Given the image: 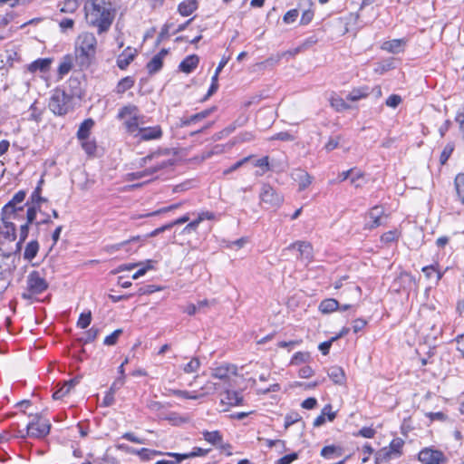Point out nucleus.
Listing matches in <instances>:
<instances>
[{"mask_svg": "<svg viewBox=\"0 0 464 464\" xmlns=\"http://www.w3.org/2000/svg\"><path fill=\"white\" fill-rule=\"evenodd\" d=\"M84 10L88 25L95 28L100 35L109 32L117 14L116 5L104 0H88Z\"/></svg>", "mask_w": 464, "mask_h": 464, "instance_id": "f257e3e1", "label": "nucleus"}, {"mask_svg": "<svg viewBox=\"0 0 464 464\" xmlns=\"http://www.w3.org/2000/svg\"><path fill=\"white\" fill-rule=\"evenodd\" d=\"M97 39L92 33H82L76 42V62L81 69L89 68L96 58Z\"/></svg>", "mask_w": 464, "mask_h": 464, "instance_id": "f03ea898", "label": "nucleus"}, {"mask_svg": "<svg viewBox=\"0 0 464 464\" xmlns=\"http://www.w3.org/2000/svg\"><path fill=\"white\" fill-rule=\"evenodd\" d=\"M72 99L67 95V91L55 89L49 100L48 107L50 111L57 116H64L71 110Z\"/></svg>", "mask_w": 464, "mask_h": 464, "instance_id": "7ed1b4c3", "label": "nucleus"}, {"mask_svg": "<svg viewBox=\"0 0 464 464\" xmlns=\"http://www.w3.org/2000/svg\"><path fill=\"white\" fill-rule=\"evenodd\" d=\"M33 420L27 424L26 434L29 437L41 439L50 433L51 424L48 420L41 422L39 414L32 415Z\"/></svg>", "mask_w": 464, "mask_h": 464, "instance_id": "20e7f679", "label": "nucleus"}, {"mask_svg": "<svg viewBox=\"0 0 464 464\" xmlns=\"http://www.w3.org/2000/svg\"><path fill=\"white\" fill-rule=\"evenodd\" d=\"M259 198L261 203L265 204L266 208H279L284 201L283 197L269 184L262 185Z\"/></svg>", "mask_w": 464, "mask_h": 464, "instance_id": "39448f33", "label": "nucleus"}, {"mask_svg": "<svg viewBox=\"0 0 464 464\" xmlns=\"http://www.w3.org/2000/svg\"><path fill=\"white\" fill-rule=\"evenodd\" d=\"M418 459L422 464H445L448 462V458L441 450L432 448L422 449L419 452Z\"/></svg>", "mask_w": 464, "mask_h": 464, "instance_id": "423d86ee", "label": "nucleus"}, {"mask_svg": "<svg viewBox=\"0 0 464 464\" xmlns=\"http://www.w3.org/2000/svg\"><path fill=\"white\" fill-rule=\"evenodd\" d=\"M27 291L40 295L47 290L49 284L37 270H33L27 276Z\"/></svg>", "mask_w": 464, "mask_h": 464, "instance_id": "0eeeda50", "label": "nucleus"}, {"mask_svg": "<svg viewBox=\"0 0 464 464\" xmlns=\"http://www.w3.org/2000/svg\"><path fill=\"white\" fill-rule=\"evenodd\" d=\"M173 164H174V162L171 160H162L160 162H158L157 164H155L152 167L145 169L144 170L130 173L128 175L129 179L130 180L140 179L144 177L153 175L163 169L172 166Z\"/></svg>", "mask_w": 464, "mask_h": 464, "instance_id": "6e6552de", "label": "nucleus"}, {"mask_svg": "<svg viewBox=\"0 0 464 464\" xmlns=\"http://www.w3.org/2000/svg\"><path fill=\"white\" fill-rule=\"evenodd\" d=\"M68 92L67 95L72 100V98L82 99L84 95V90L82 88V82L79 76L72 75L67 82Z\"/></svg>", "mask_w": 464, "mask_h": 464, "instance_id": "1a4fd4ad", "label": "nucleus"}, {"mask_svg": "<svg viewBox=\"0 0 464 464\" xmlns=\"http://www.w3.org/2000/svg\"><path fill=\"white\" fill-rule=\"evenodd\" d=\"M297 248L299 252V257L302 261L308 264L313 257V247L311 244L304 241H296L288 246V249Z\"/></svg>", "mask_w": 464, "mask_h": 464, "instance_id": "9d476101", "label": "nucleus"}, {"mask_svg": "<svg viewBox=\"0 0 464 464\" xmlns=\"http://www.w3.org/2000/svg\"><path fill=\"white\" fill-rule=\"evenodd\" d=\"M137 56V50L131 47H127L123 52L119 54L117 57V66L121 70H125L130 65V63L134 60Z\"/></svg>", "mask_w": 464, "mask_h": 464, "instance_id": "9b49d317", "label": "nucleus"}, {"mask_svg": "<svg viewBox=\"0 0 464 464\" xmlns=\"http://www.w3.org/2000/svg\"><path fill=\"white\" fill-rule=\"evenodd\" d=\"M139 136L141 140H158L162 137V130L160 125L143 127L139 129Z\"/></svg>", "mask_w": 464, "mask_h": 464, "instance_id": "f8f14e48", "label": "nucleus"}, {"mask_svg": "<svg viewBox=\"0 0 464 464\" xmlns=\"http://www.w3.org/2000/svg\"><path fill=\"white\" fill-rule=\"evenodd\" d=\"M30 201L21 205H14V208L6 209V206H4L1 210V219H18L20 214L24 212V207L29 206Z\"/></svg>", "mask_w": 464, "mask_h": 464, "instance_id": "ddd939ff", "label": "nucleus"}, {"mask_svg": "<svg viewBox=\"0 0 464 464\" xmlns=\"http://www.w3.org/2000/svg\"><path fill=\"white\" fill-rule=\"evenodd\" d=\"M292 178L298 184L299 190L305 189L312 183V177L302 169H295L292 172Z\"/></svg>", "mask_w": 464, "mask_h": 464, "instance_id": "4468645a", "label": "nucleus"}, {"mask_svg": "<svg viewBox=\"0 0 464 464\" xmlns=\"http://www.w3.org/2000/svg\"><path fill=\"white\" fill-rule=\"evenodd\" d=\"M188 220H189V216L188 214H186V215L180 217L179 218H178V219H176V220H174L172 222H169V223H168L166 225H163V226L154 229L150 233L145 235V238L157 237L160 233H162V232H164L166 230L171 229L174 226L184 224V223L188 222Z\"/></svg>", "mask_w": 464, "mask_h": 464, "instance_id": "2eb2a0df", "label": "nucleus"}, {"mask_svg": "<svg viewBox=\"0 0 464 464\" xmlns=\"http://www.w3.org/2000/svg\"><path fill=\"white\" fill-rule=\"evenodd\" d=\"M327 375L329 379L334 383L338 385H343L345 383L346 377L344 371L342 367L334 365L326 370Z\"/></svg>", "mask_w": 464, "mask_h": 464, "instance_id": "dca6fc26", "label": "nucleus"}, {"mask_svg": "<svg viewBox=\"0 0 464 464\" xmlns=\"http://www.w3.org/2000/svg\"><path fill=\"white\" fill-rule=\"evenodd\" d=\"M53 58H40L28 65V71L30 72H35L37 71L41 72H47L50 70Z\"/></svg>", "mask_w": 464, "mask_h": 464, "instance_id": "f3484780", "label": "nucleus"}, {"mask_svg": "<svg viewBox=\"0 0 464 464\" xmlns=\"http://www.w3.org/2000/svg\"><path fill=\"white\" fill-rule=\"evenodd\" d=\"M225 394L226 397L221 400V403L227 404L228 406H238L243 404L244 398L238 392L226 389Z\"/></svg>", "mask_w": 464, "mask_h": 464, "instance_id": "a211bd4d", "label": "nucleus"}, {"mask_svg": "<svg viewBox=\"0 0 464 464\" xmlns=\"http://www.w3.org/2000/svg\"><path fill=\"white\" fill-rule=\"evenodd\" d=\"M395 61L396 59L393 57H389L387 59H383L375 63V67L373 69L374 72L380 75L384 74L385 72L395 69Z\"/></svg>", "mask_w": 464, "mask_h": 464, "instance_id": "6ab92c4d", "label": "nucleus"}, {"mask_svg": "<svg viewBox=\"0 0 464 464\" xmlns=\"http://www.w3.org/2000/svg\"><path fill=\"white\" fill-rule=\"evenodd\" d=\"M147 239L148 238H145V236H143V237H141V236H135V237H132L131 238H130L128 240H125V241H122L121 243L106 246H105V251L110 253V254H113V253L122 249L125 246H129V245H130L133 242L146 241Z\"/></svg>", "mask_w": 464, "mask_h": 464, "instance_id": "aec40b11", "label": "nucleus"}, {"mask_svg": "<svg viewBox=\"0 0 464 464\" xmlns=\"http://www.w3.org/2000/svg\"><path fill=\"white\" fill-rule=\"evenodd\" d=\"M199 63V58L196 54L187 56L179 65V69L186 73H190Z\"/></svg>", "mask_w": 464, "mask_h": 464, "instance_id": "412c9836", "label": "nucleus"}, {"mask_svg": "<svg viewBox=\"0 0 464 464\" xmlns=\"http://www.w3.org/2000/svg\"><path fill=\"white\" fill-rule=\"evenodd\" d=\"M95 122L92 118L84 120L79 126L76 133V137L79 140H87L91 134V130L94 126Z\"/></svg>", "mask_w": 464, "mask_h": 464, "instance_id": "4be33fe9", "label": "nucleus"}, {"mask_svg": "<svg viewBox=\"0 0 464 464\" xmlns=\"http://www.w3.org/2000/svg\"><path fill=\"white\" fill-rule=\"evenodd\" d=\"M78 383H79V380L77 378L71 379V380L65 382L63 383V387H61L60 389H58L57 391H55L53 392V398L54 400H60V399L63 398Z\"/></svg>", "mask_w": 464, "mask_h": 464, "instance_id": "5701e85b", "label": "nucleus"}, {"mask_svg": "<svg viewBox=\"0 0 464 464\" xmlns=\"http://www.w3.org/2000/svg\"><path fill=\"white\" fill-rule=\"evenodd\" d=\"M370 95V87L361 86L353 88L346 96V100L351 102H357L361 99L366 98Z\"/></svg>", "mask_w": 464, "mask_h": 464, "instance_id": "b1692460", "label": "nucleus"}, {"mask_svg": "<svg viewBox=\"0 0 464 464\" xmlns=\"http://www.w3.org/2000/svg\"><path fill=\"white\" fill-rule=\"evenodd\" d=\"M456 198L464 205V173H458L454 179Z\"/></svg>", "mask_w": 464, "mask_h": 464, "instance_id": "393cba45", "label": "nucleus"}, {"mask_svg": "<svg viewBox=\"0 0 464 464\" xmlns=\"http://www.w3.org/2000/svg\"><path fill=\"white\" fill-rule=\"evenodd\" d=\"M384 214L383 208L381 206H375L371 208L369 212V217L372 220V224L369 226V228L372 229L378 227L382 225V217Z\"/></svg>", "mask_w": 464, "mask_h": 464, "instance_id": "a878e982", "label": "nucleus"}, {"mask_svg": "<svg viewBox=\"0 0 464 464\" xmlns=\"http://www.w3.org/2000/svg\"><path fill=\"white\" fill-rule=\"evenodd\" d=\"M198 8L197 0H186L178 6V11L182 16H188Z\"/></svg>", "mask_w": 464, "mask_h": 464, "instance_id": "bb28decb", "label": "nucleus"}, {"mask_svg": "<svg viewBox=\"0 0 464 464\" xmlns=\"http://www.w3.org/2000/svg\"><path fill=\"white\" fill-rule=\"evenodd\" d=\"M343 453V448L335 445L324 446L321 450V456L326 459L341 457Z\"/></svg>", "mask_w": 464, "mask_h": 464, "instance_id": "cd10ccee", "label": "nucleus"}, {"mask_svg": "<svg viewBox=\"0 0 464 464\" xmlns=\"http://www.w3.org/2000/svg\"><path fill=\"white\" fill-rule=\"evenodd\" d=\"M340 307L339 302L334 298H326L321 301V313L322 314H330Z\"/></svg>", "mask_w": 464, "mask_h": 464, "instance_id": "c85d7f7f", "label": "nucleus"}, {"mask_svg": "<svg viewBox=\"0 0 464 464\" xmlns=\"http://www.w3.org/2000/svg\"><path fill=\"white\" fill-rule=\"evenodd\" d=\"M405 44L403 39H393L391 41H386L382 44V49L385 50L389 53H399L401 47Z\"/></svg>", "mask_w": 464, "mask_h": 464, "instance_id": "c756f323", "label": "nucleus"}, {"mask_svg": "<svg viewBox=\"0 0 464 464\" xmlns=\"http://www.w3.org/2000/svg\"><path fill=\"white\" fill-rule=\"evenodd\" d=\"M5 231L3 232V236L5 238L9 239L10 241H14L16 239V227L15 225L10 221V219H1Z\"/></svg>", "mask_w": 464, "mask_h": 464, "instance_id": "7c9ffc66", "label": "nucleus"}, {"mask_svg": "<svg viewBox=\"0 0 464 464\" xmlns=\"http://www.w3.org/2000/svg\"><path fill=\"white\" fill-rule=\"evenodd\" d=\"M38 251H39V243H38V241L37 240H32L25 246V249H24V258L25 260L31 261V260H33L36 256Z\"/></svg>", "mask_w": 464, "mask_h": 464, "instance_id": "2f4dec72", "label": "nucleus"}, {"mask_svg": "<svg viewBox=\"0 0 464 464\" xmlns=\"http://www.w3.org/2000/svg\"><path fill=\"white\" fill-rule=\"evenodd\" d=\"M135 80L131 76H126L119 81L115 92L119 94L124 93L126 91L130 90L134 86Z\"/></svg>", "mask_w": 464, "mask_h": 464, "instance_id": "473e14b6", "label": "nucleus"}, {"mask_svg": "<svg viewBox=\"0 0 464 464\" xmlns=\"http://www.w3.org/2000/svg\"><path fill=\"white\" fill-rule=\"evenodd\" d=\"M204 439L214 446H218L222 443L223 438L218 430L208 431L204 430L202 432Z\"/></svg>", "mask_w": 464, "mask_h": 464, "instance_id": "72a5a7b5", "label": "nucleus"}, {"mask_svg": "<svg viewBox=\"0 0 464 464\" xmlns=\"http://www.w3.org/2000/svg\"><path fill=\"white\" fill-rule=\"evenodd\" d=\"M81 0H65L62 4H59L60 12L64 14H72L80 6Z\"/></svg>", "mask_w": 464, "mask_h": 464, "instance_id": "f704fd0d", "label": "nucleus"}, {"mask_svg": "<svg viewBox=\"0 0 464 464\" xmlns=\"http://www.w3.org/2000/svg\"><path fill=\"white\" fill-rule=\"evenodd\" d=\"M44 182V179H40L36 188H34V190L33 191V193L30 196V198H29L30 203L40 205L42 202L47 201V198L41 196L42 186H43Z\"/></svg>", "mask_w": 464, "mask_h": 464, "instance_id": "c9c22d12", "label": "nucleus"}, {"mask_svg": "<svg viewBox=\"0 0 464 464\" xmlns=\"http://www.w3.org/2000/svg\"><path fill=\"white\" fill-rule=\"evenodd\" d=\"M163 66V61L160 56L154 55L152 59L147 63L146 68L149 74L153 75L160 72Z\"/></svg>", "mask_w": 464, "mask_h": 464, "instance_id": "e433bc0d", "label": "nucleus"}, {"mask_svg": "<svg viewBox=\"0 0 464 464\" xmlns=\"http://www.w3.org/2000/svg\"><path fill=\"white\" fill-rule=\"evenodd\" d=\"M404 445V440L401 438H395L391 442L389 447V450L394 457H400L402 454V447Z\"/></svg>", "mask_w": 464, "mask_h": 464, "instance_id": "4c0bfd02", "label": "nucleus"}, {"mask_svg": "<svg viewBox=\"0 0 464 464\" xmlns=\"http://www.w3.org/2000/svg\"><path fill=\"white\" fill-rule=\"evenodd\" d=\"M72 59L70 55H65L58 67V74L60 78H63L65 74H67L72 70Z\"/></svg>", "mask_w": 464, "mask_h": 464, "instance_id": "58836bf2", "label": "nucleus"}, {"mask_svg": "<svg viewBox=\"0 0 464 464\" xmlns=\"http://www.w3.org/2000/svg\"><path fill=\"white\" fill-rule=\"evenodd\" d=\"M337 411L333 410V406L330 403H327L321 409V424H323L325 420L333 421L336 417Z\"/></svg>", "mask_w": 464, "mask_h": 464, "instance_id": "ea45409f", "label": "nucleus"}, {"mask_svg": "<svg viewBox=\"0 0 464 464\" xmlns=\"http://www.w3.org/2000/svg\"><path fill=\"white\" fill-rule=\"evenodd\" d=\"M330 104L337 111H343L350 109V105L347 104L343 99L336 95H331L329 98Z\"/></svg>", "mask_w": 464, "mask_h": 464, "instance_id": "a19ab883", "label": "nucleus"}, {"mask_svg": "<svg viewBox=\"0 0 464 464\" xmlns=\"http://www.w3.org/2000/svg\"><path fill=\"white\" fill-rule=\"evenodd\" d=\"M230 366H219L212 370L211 376L216 379H219L222 381H227L229 379V372H230Z\"/></svg>", "mask_w": 464, "mask_h": 464, "instance_id": "79ce46f5", "label": "nucleus"}, {"mask_svg": "<svg viewBox=\"0 0 464 464\" xmlns=\"http://www.w3.org/2000/svg\"><path fill=\"white\" fill-rule=\"evenodd\" d=\"M392 456L393 455L391 453L389 449L387 447H384L375 452L374 462L375 464H381L384 461L391 459Z\"/></svg>", "mask_w": 464, "mask_h": 464, "instance_id": "37998d69", "label": "nucleus"}, {"mask_svg": "<svg viewBox=\"0 0 464 464\" xmlns=\"http://www.w3.org/2000/svg\"><path fill=\"white\" fill-rule=\"evenodd\" d=\"M41 211V206L39 204L29 203L26 210V222L27 224H33L36 218V214Z\"/></svg>", "mask_w": 464, "mask_h": 464, "instance_id": "c03bdc74", "label": "nucleus"}, {"mask_svg": "<svg viewBox=\"0 0 464 464\" xmlns=\"http://www.w3.org/2000/svg\"><path fill=\"white\" fill-rule=\"evenodd\" d=\"M139 111V109L136 105L133 104H128L123 106L118 112L117 118L119 120H122L126 118L129 115L137 116V112Z\"/></svg>", "mask_w": 464, "mask_h": 464, "instance_id": "a18cd8bd", "label": "nucleus"}, {"mask_svg": "<svg viewBox=\"0 0 464 464\" xmlns=\"http://www.w3.org/2000/svg\"><path fill=\"white\" fill-rule=\"evenodd\" d=\"M455 150V144L450 141L446 144L440 156V163L445 165Z\"/></svg>", "mask_w": 464, "mask_h": 464, "instance_id": "49530a36", "label": "nucleus"}, {"mask_svg": "<svg viewBox=\"0 0 464 464\" xmlns=\"http://www.w3.org/2000/svg\"><path fill=\"white\" fill-rule=\"evenodd\" d=\"M26 197V192L24 190L17 191L13 198L5 205L6 206V209L10 208H14V205H21L24 203V199Z\"/></svg>", "mask_w": 464, "mask_h": 464, "instance_id": "de8ad7c7", "label": "nucleus"}, {"mask_svg": "<svg viewBox=\"0 0 464 464\" xmlns=\"http://www.w3.org/2000/svg\"><path fill=\"white\" fill-rule=\"evenodd\" d=\"M99 333H100V330L98 328L92 326L88 331H86L84 333V336L80 338L78 341L83 344L92 343L97 338Z\"/></svg>", "mask_w": 464, "mask_h": 464, "instance_id": "09e8293b", "label": "nucleus"}, {"mask_svg": "<svg viewBox=\"0 0 464 464\" xmlns=\"http://www.w3.org/2000/svg\"><path fill=\"white\" fill-rule=\"evenodd\" d=\"M82 140V148L83 150L90 156L95 154L97 150V145L95 140Z\"/></svg>", "mask_w": 464, "mask_h": 464, "instance_id": "8fccbe9b", "label": "nucleus"}, {"mask_svg": "<svg viewBox=\"0 0 464 464\" xmlns=\"http://www.w3.org/2000/svg\"><path fill=\"white\" fill-rule=\"evenodd\" d=\"M92 322V313L88 311L87 313H82L79 316L77 326L85 329L87 328Z\"/></svg>", "mask_w": 464, "mask_h": 464, "instance_id": "3c124183", "label": "nucleus"}, {"mask_svg": "<svg viewBox=\"0 0 464 464\" xmlns=\"http://www.w3.org/2000/svg\"><path fill=\"white\" fill-rule=\"evenodd\" d=\"M200 362L198 357L192 358L187 364L184 365L183 371L186 373H192L198 370Z\"/></svg>", "mask_w": 464, "mask_h": 464, "instance_id": "603ef678", "label": "nucleus"}, {"mask_svg": "<svg viewBox=\"0 0 464 464\" xmlns=\"http://www.w3.org/2000/svg\"><path fill=\"white\" fill-rule=\"evenodd\" d=\"M400 233L398 230H390L383 233L381 237V241L383 243H392L397 241L399 238Z\"/></svg>", "mask_w": 464, "mask_h": 464, "instance_id": "864d4df0", "label": "nucleus"}, {"mask_svg": "<svg viewBox=\"0 0 464 464\" xmlns=\"http://www.w3.org/2000/svg\"><path fill=\"white\" fill-rule=\"evenodd\" d=\"M181 205V203H177V204H173V205H170V206H168V207H165V208H160L156 211H153V212H150V213H147L145 215H140L139 216L138 218H145V217H153V216H157L159 214H161V213H166L168 211H170V210H173V209H176L178 208L179 206Z\"/></svg>", "mask_w": 464, "mask_h": 464, "instance_id": "5fc2aeb1", "label": "nucleus"}, {"mask_svg": "<svg viewBox=\"0 0 464 464\" xmlns=\"http://www.w3.org/2000/svg\"><path fill=\"white\" fill-rule=\"evenodd\" d=\"M122 334L121 329H116L114 332H112L110 335L106 336L103 343L105 345H114L116 344L119 336Z\"/></svg>", "mask_w": 464, "mask_h": 464, "instance_id": "6e6d98bb", "label": "nucleus"}, {"mask_svg": "<svg viewBox=\"0 0 464 464\" xmlns=\"http://www.w3.org/2000/svg\"><path fill=\"white\" fill-rule=\"evenodd\" d=\"M422 272L425 274L426 277H431L432 274H436L437 282L440 281L442 277V273L438 271L434 266H427L422 268Z\"/></svg>", "mask_w": 464, "mask_h": 464, "instance_id": "4d7b16f0", "label": "nucleus"}, {"mask_svg": "<svg viewBox=\"0 0 464 464\" xmlns=\"http://www.w3.org/2000/svg\"><path fill=\"white\" fill-rule=\"evenodd\" d=\"M199 121H201V119L198 113L193 114L189 117H184L180 119L179 127L183 128Z\"/></svg>", "mask_w": 464, "mask_h": 464, "instance_id": "13d9d810", "label": "nucleus"}, {"mask_svg": "<svg viewBox=\"0 0 464 464\" xmlns=\"http://www.w3.org/2000/svg\"><path fill=\"white\" fill-rule=\"evenodd\" d=\"M16 265L14 260L11 265H8L7 268L3 269L0 266V280H6L7 277L13 274Z\"/></svg>", "mask_w": 464, "mask_h": 464, "instance_id": "bf43d9fd", "label": "nucleus"}, {"mask_svg": "<svg viewBox=\"0 0 464 464\" xmlns=\"http://www.w3.org/2000/svg\"><path fill=\"white\" fill-rule=\"evenodd\" d=\"M126 129L129 132L133 133L136 130H139V122L138 117L132 116L130 120L125 121Z\"/></svg>", "mask_w": 464, "mask_h": 464, "instance_id": "052dcab7", "label": "nucleus"}, {"mask_svg": "<svg viewBox=\"0 0 464 464\" xmlns=\"http://www.w3.org/2000/svg\"><path fill=\"white\" fill-rule=\"evenodd\" d=\"M376 431L374 429L371 427H362L361 430H358L357 433H354V436H361L363 438L371 439L373 438Z\"/></svg>", "mask_w": 464, "mask_h": 464, "instance_id": "680f3d73", "label": "nucleus"}, {"mask_svg": "<svg viewBox=\"0 0 464 464\" xmlns=\"http://www.w3.org/2000/svg\"><path fill=\"white\" fill-rule=\"evenodd\" d=\"M298 15H299V11L297 9H291L285 14V15L283 17V21L285 24H291L297 19Z\"/></svg>", "mask_w": 464, "mask_h": 464, "instance_id": "e2e57ef3", "label": "nucleus"}, {"mask_svg": "<svg viewBox=\"0 0 464 464\" xmlns=\"http://www.w3.org/2000/svg\"><path fill=\"white\" fill-rule=\"evenodd\" d=\"M271 140L292 141L295 140V136L288 131H280L271 137Z\"/></svg>", "mask_w": 464, "mask_h": 464, "instance_id": "0e129e2a", "label": "nucleus"}, {"mask_svg": "<svg viewBox=\"0 0 464 464\" xmlns=\"http://www.w3.org/2000/svg\"><path fill=\"white\" fill-rule=\"evenodd\" d=\"M402 102V99L400 95L398 94H392L390 95L386 102H385V104L389 107H392V108H396L400 105V103Z\"/></svg>", "mask_w": 464, "mask_h": 464, "instance_id": "69168bd1", "label": "nucleus"}, {"mask_svg": "<svg viewBox=\"0 0 464 464\" xmlns=\"http://www.w3.org/2000/svg\"><path fill=\"white\" fill-rule=\"evenodd\" d=\"M298 454L296 452H293L287 455L283 456L276 461V464H291L293 461L297 459Z\"/></svg>", "mask_w": 464, "mask_h": 464, "instance_id": "338daca9", "label": "nucleus"}, {"mask_svg": "<svg viewBox=\"0 0 464 464\" xmlns=\"http://www.w3.org/2000/svg\"><path fill=\"white\" fill-rule=\"evenodd\" d=\"M300 416L297 412H291V413H288L285 417V428H288L290 427L291 425L295 424V422H297L299 420H300Z\"/></svg>", "mask_w": 464, "mask_h": 464, "instance_id": "774afa93", "label": "nucleus"}]
</instances>
